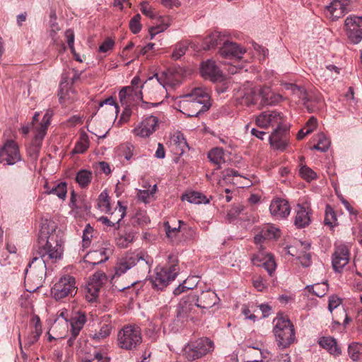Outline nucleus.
Returning <instances> with one entry per match:
<instances>
[{
  "mask_svg": "<svg viewBox=\"0 0 362 362\" xmlns=\"http://www.w3.org/2000/svg\"><path fill=\"white\" fill-rule=\"evenodd\" d=\"M54 222L43 223L40 231L37 249L25 269V282L31 285L28 289L35 291L42 286L46 276L47 264L62 258L64 233Z\"/></svg>",
  "mask_w": 362,
  "mask_h": 362,
  "instance_id": "1",
  "label": "nucleus"
},
{
  "mask_svg": "<svg viewBox=\"0 0 362 362\" xmlns=\"http://www.w3.org/2000/svg\"><path fill=\"white\" fill-rule=\"evenodd\" d=\"M179 110L189 117H198L207 111L210 106V95L203 88H194L189 93L180 97Z\"/></svg>",
  "mask_w": 362,
  "mask_h": 362,
  "instance_id": "2",
  "label": "nucleus"
},
{
  "mask_svg": "<svg viewBox=\"0 0 362 362\" xmlns=\"http://www.w3.org/2000/svg\"><path fill=\"white\" fill-rule=\"evenodd\" d=\"M273 333L275 341L281 349L288 348L296 341V332L293 323L288 317L278 314L273 320Z\"/></svg>",
  "mask_w": 362,
  "mask_h": 362,
  "instance_id": "3",
  "label": "nucleus"
},
{
  "mask_svg": "<svg viewBox=\"0 0 362 362\" xmlns=\"http://www.w3.org/2000/svg\"><path fill=\"white\" fill-rule=\"evenodd\" d=\"M118 345L121 349L132 350L142 342L141 329L134 325L124 326L117 334Z\"/></svg>",
  "mask_w": 362,
  "mask_h": 362,
  "instance_id": "4",
  "label": "nucleus"
},
{
  "mask_svg": "<svg viewBox=\"0 0 362 362\" xmlns=\"http://www.w3.org/2000/svg\"><path fill=\"white\" fill-rule=\"evenodd\" d=\"M178 269L176 259L164 267H156V275L152 280L153 287L158 290H163L175 279Z\"/></svg>",
  "mask_w": 362,
  "mask_h": 362,
  "instance_id": "5",
  "label": "nucleus"
},
{
  "mask_svg": "<svg viewBox=\"0 0 362 362\" xmlns=\"http://www.w3.org/2000/svg\"><path fill=\"white\" fill-rule=\"evenodd\" d=\"M214 349V343L208 338H200L193 342L189 343L184 349V353L186 358L192 361L212 351Z\"/></svg>",
  "mask_w": 362,
  "mask_h": 362,
  "instance_id": "6",
  "label": "nucleus"
},
{
  "mask_svg": "<svg viewBox=\"0 0 362 362\" xmlns=\"http://www.w3.org/2000/svg\"><path fill=\"white\" fill-rule=\"evenodd\" d=\"M81 74H78L76 70L71 69L64 71L62 75L58 94L61 103L74 100V92L69 86L74 84L79 78Z\"/></svg>",
  "mask_w": 362,
  "mask_h": 362,
  "instance_id": "7",
  "label": "nucleus"
},
{
  "mask_svg": "<svg viewBox=\"0 0 362 362\" xmlns=\"http://www.w3.org/2000/svg\"><path fill=\"white\" fill-rule=\"evenodd\" d=\"M196 308L194 296L189 295L182 298L177 307V320L184 323L189 320H193L196 317Z\"/></svg>",
  "mask_w": 362,
  "mask_h": 362,
  "instance_id": "8",
  "label": "nucleus"
},
{
  "mask_svg": "<svg viewBox=\"0 0 362 362\" xmlns=\"http://www.w3.org/2000/svg\"><path fill=\"white\" fill-rule=\"evenodd\" d=\"M52 115L48 112L45 114L42 121L35 127V136L32 141V146L28 150V153L34 157L37 158L42 141L46 134L48 126L50 124V118Z\"/></svg>",
  "mask_w": 362,
  "mask_h": 362,
  "instance_id": "9",
  "label": "nucleus"
},
{
  "mask_svg": "<svg viewBox=\"0 0 362 362\" xmlns=\"http://www.w3.org/2000/svg\"><path fill=\"white\" fill-rule=\"evenodd\" d=\"M75 279L66 276L59 279L52 288V295L56 300H60L76 293Z\"/></svg>",
  "mask_w": 362,
  "mask_h": 362,
  "instance_id": "10",
  "label": "nucleus"
},
{
  "mask_svg": "<svg viewBox=\"0 0 362 362\" xmlns=\"http://www.w3.org/2000/svg\"><path fill=\"white\" fill-rule=\"evenodd\" d=\"M139 262L144 263L148 268V262L144 258L141 253L126 254L117 261L115 267V275L121 276Z\"/></svg>",
  "mask_w": 362,
  "mask_h": 362,
  "instance_id": "11",
  "label": "nucleus"
},
{
  "mask_svg": "<svg viewBox=\"0 0 362 362\" xmlns=\"http://www.w3.org/2000/svg\"><path fill=\"white\" fill-rule=\"evenodd\" d=\"M21 160L18 144L13 140H7L0 148V163L13 165Z\"/></svg>",
  "mask_w": 362,
  "mask_h": 362,
  "instance_id": "12",
  "label": "nucleus"
},
{
  "mask_svg": "<svg viewBox=\"0 0 362 362\" xmlns=\"http://www.w3.org/2000/svg\"><path fill=\"white\" fill-rule=\"evenodd\" d=\"M349 259L350 250L349 247L343 243L336 244L332 256V264L334 270L340 272L349 263Z\"/></svg>",
  "mask_w": 362,
  "mask_h": 362,
  "instance_id": "13",
  "label": "nucleus"
},
{
  "mask_svg": "<svg viewBox=\"0 0 362 362\" xmlns=\"http://www.w3.org/2000/svg\"><path fill=\"white\" fill-rule=\"evenodd\" d=\"M344 26L347 37L353 43L357 44L362 40V17H347Z\"/></svg>",
  "mask_w": 362,
  "mask_h": 362,
  "instance_id": "14",
  "label": "nucleus"
},
{
  "mask_svg": "<svg viewBox=\"0 0 362 362\" xmlns=\"http://www.w3.org/2000/svg\"><path fill=\"white\" fill-rule=\"evenodd\" d=\"M269 140L274 149L284 151L288 142V129L282 124L279 125L269 136Z\"/></svg>",
  "mask_w": 362,
  "mask_h": 362,
  "instance_id": "15",
  "label": "nucleus"
},
{
  "mask_svg": "<svg viewBox=\"0 0 362 362\" xmlns=\"http://www.w3.org/2000/svg\"><path fill=\"white\" fill-rule=\"evenodd\" d=\"M256 124L260 127L267 129L282 124L281 114L276 111H264L260 113L255 119Z\"/></svg>",
  "mask_w": 362,
  "mask_h": 362,
  "instance_id": "16",
  "label": "nucleus"
},
{
  "mask_svg": "<svg viewBox=\"0 0 362 362\" xmlns=\"http://www.w3.org/2000/svg\"><path fill=\"white\" fill-rule=\"evenodd\" d=\"M349 4L350 0H333L326 6V16L332 21H336L349 11Z\"/></svg>",
  "mask_w": 362,
  "mask_h": 362,
  "instance_id": "17",
  "label": "nucleus"
},
{
  "mask_svg": "<svg viewBox=\"0 0 362 362\" xmlns=\"http://www.w3.org/2000/svg\"><path fill=\"white\" fill-rule=\"evenodd\" d=\"M252 262L254 265L263 267L270 276H272L276 270V264L275 260L273 255L269 253H264L262 251H259L253 256Z\"/></svg>",
  "mask_w": 362,
  "mask_h": 362,
  "instance_id": "18",
  "label": "nucleus"
},
{
  "mask_svg": "<svg viewBox=\"0 0 362 362\" xmlns=\"http://www.w3.org/2000/svg\"><path fill=\"white\" fill-rule=\"evenodd\" d=\"M158 126V117L151 115L145 118L141 124L134 129V133L136 136L141 138L148 137L156 130Z\"/></svg>",
  "mask_w": 362,
  "mask_h": 362,
  "instance_id": "19",
  "label": "nucleus"
},
{
  "mask_svg": "<svg viewBox=\"0 0 362 362\" xmlns=\"http://www.w3.org/2000/svg\"><path fill=\"white\" fill-rule=\"evenodd\" d=\"M200 71L204 78H209L214 82L222 80L221 71L215 62L211 59H208L202 63Z\"/></svg>",
  "mask_w": 362,
  "mask_h": 362,
  "instance_id": "20",
  "label": "nucleus"
},
{
  "mask_svg": "<svg viewBox=\"0 0 362 362\" xmlns=\"http://www.w3.org/2000/svg\"><path fill=\"white\" fill-rule=\"evenodd\" d=\"M193 296L196 307L202 309L210 308L219 301L216 293L211 290L202 291L198 296L196 295Z\"/></svg>",
  "mask_w": 362,
  "mask_h": 362,
  "instance_id": "21",
  "label": "nucleus"
},
{
  "mask_svg": "<svg viewBox=\"0 0 362 362\" xmlns=\"http://www.w3.org/2000/svg\"><path fill=\"white\" fill-rule=\"evenodd\" d=\"M310 211L308 204H298L295 208L296 216L294 224L298 228L308 226L310 223Z\"/></svg>",
  "mask_w": 362,
  "mask_h": 362,
  "instance_id": "22",
  "label": "nucleus"
},
{
  "mask_svg": "<svg viewBox=\"0 0 362 362\" xmlns=\"http://www.w3.org/2000/svg\"><path fill=\"white\" fill-rule=\"evenodd\" d=\"M90 223H87L85 229L83 230V240H82V249L79 252V255L81 259L79 261L80 267L85 269L88 268L90 262L88 259V255L90 250H88L90 246V240L88 236L90 233Z\"/></svg>",
  "mask_w": 362,
  "mask_h": 362,
  "instance_id": "23",
  "label": "nucleus"
},
{
  "mask_svg": "<svg viewBox=\"0 0 362 362\" xmlns=\"http://www.w3.org/2000/svg\"><path fill=\"white\" fill-rule=\"evenodd\" d=\"M245 49L235 42L226 41L220 49L221 55L224 58L240 59Z\"/></svg>",
  "mask_w": 362,
  "mask_h": 362,
  "instance_id": "24",
  "label": "nucleus"
},
{
  "mask_svg": "<svg viewBox=\"0 0 362 362\" xmlns=\"http://www.w3.org/2000/svg\"><path fill=\"white\" fill-rule=\"evenodd\" d=\"M269 210L274 217L284 218L289 215L291 208L286 200L279 198L272 201Z\"/></svg>",
  "mask_w": 362,
  "mask_h": 362,
  "instance_id": "25",
  "label": "nucleus"
},
{
  "mask_svg": "<svg viewBox=\"0 0 362 362\" xmlns=\"http://www.w3.org/2000/svg\"><path fill=\"white\" fill-rule=\"evenodd\" d=\"M284 86L286 90H291L293 95L297 96L301 100L303 105L305 106L309 112L313 111V109L310 108L308 105V103L311 101L312 98L303 87L293 83H285Z\"/></svg>",
  "mask_w": 362,
  "mask_h": 362,
  "instance_id": "26",
  "label": "nucleus"
},
{
  "mask_svg": "<svg viewBox=\"0 0 362 362\" xmlns=\"http://www.w3.org/2000/svg\"><path fill=\"white\" fill-rule=\"evenodd\" d=\"M279 237L280 230L273 225L268 224L262 228L259 234L255 235V243L258 244L260 243L263 240H276Z\"/></svg>",
  "mask_w": 362,
  "mask_h": 362,
  "instance_id": "27",
  "label": "nucleus"
},
{
  "mask_svg": "<svg viewBox=\"0 0 362 362\" xmlns=\"http://www.w3.org/2000/svg\"><path fill=\"white\" fill-rule=\"evenodd\" d=\"M320 346L326 349L330 354L334 356H339L341 354V350L339 346L336 339L332 337H322L318 341Z\"/></svg>",
  "mask_w": 362,
  "mask_h": 362,
  "instance_id": "28",
  "label": "nucleus"
},
{
  "mask_svg": "<svg viewBox=\"0 0 362 362\" xmlns=\"http://www.w3.org/2000/svg\"><path fill=\"white\" fill-rule=\"evenodd\" d=\"M262 99L259 105H273L279 103L283 100V97L279 94L274 93L269 87L262 88Z\"/></svg>",
  "mask_w": 362,
  "mask_h": 362,
  "instance_id": "29",
  "label": "nucleus"
},
{
  "mask_svg": "<svg viewBox=\"0 0 362 362\" xmlns=\"http://www.w3.org/2000/svg\"><path fill=\"white\" fill-rule=\"evenodd\" d=\"M182 221H178V226H172L169 221H166L163 224V227L167 237L173 243H179L182 240L180 233L182 225Z\"/></svg>",
  "mask_w": 362,
  "mask_h": 362,
  "instance_id": "30",
  "label": "nucleus"
},
{
  "mask_svg": "<svg viewBox=\"0 0 362 362\" xmlns=\"http://www.w3.org/2000/svg\"><path fill=\"white\" fill-rule=\"evenodd\" d=\"M262 88L259 89L257 88H250L247 89L243 98H242V103L246 105L247 106H250L251 105H256L257 103L259 104V102L262 99Z\"/></svg>",
  "mask_w": 362,
  "mask_h": 362,
  "instance_id": "31",
  "label": "nucleus"
},
{
  "mask_svg": "<svg viewBox=\"0 0 362 362\" xmlns=\"http://www.w3.org/2000/svg\"><path fill=\"white\" fill-rule=\"evenodd\" d=\"M107 277L103 272H97L93 275L92 288H94V293L92 292V303L95 300L100 288L107 282Z\"/></svg>",
  "mask_w": 362,
  "mask_h": 362,
  "instance_id": "32",
  "label": "nucleus"
},
{
  "mask_svg": "<svg viewBox=\"0 0 362 362\" xmlns=\"http://www.w3.org/2000/svg\"><path fill=\"white\" fill-rule=\"evenodd\" d=\"M332 313V328L335 329L336 325H342L344 327L351 321V319L348 316L346 310L344 308L335 310Z\"/></svg>",
  "mask_w": 362,
  "mask_h": 362,
  "instance_id": "33",
  "label": "nucleus"
},
{
  "mask_svg": "<svg viewBox=\"0 0 362 362\" xmlns=\"http://www.w3.org/2000/svg\"><path fill=\"white\" fill-rule=\"evenodd\" d=\"M118 212L119 216L117 218L113 217L108 218L106 216H101L98 219V221L107 227H113L116 224L119 223L126 214V206L122 205L121 202H118Z\"/></svg>",
  "mask_w": 362,
  "mask_h": 362,
  "instance_id": "34",
  "label": "nucleus"
},
{
  "mask_svg": "<svg viewBox=\"0 0 362 362\" xmlns=\"http://www.w3.org/2000/svg\"><path fill=\"white\" fill-rule=\"evenodd\" d=\"M222 42L223 43V36L218 32H214L204 38L203 48L204 49H211Z\"/></svg>",
  "mask_w": 362,
  "mask_h": 362,
  "instance_id": "35",
  "label": "nucleus"
},
{
  "mask_svg": "<svg viewBox=\"0 0 362 362\" xmlns=\"http://www.w3.org/2000/svg\"><path fill=\"white\" fill-rule=\"evenodd\" d=\"M86 316L84 314H79L78 316L73 317L70 321L71 332L74 338H76L81 329L83 327L86 322Z\"/></svg>",
  "mask_w": 362,
  "mask_h": 362,
  "instance_id": "36",
  "label": "nucleus"
},
{
  "mask_svg": "<svg viewBox=\"0 0 362 362\" xmlns=\"http://www.w3.org/2000/svg\"><path fill=\"white\" fill-rule=\"evenodd\" d=\"M182 200H186L189 203H193L196 204H207L209 202V200L206 198L205 195L199 192H190L188 193H185L182 197Z\"/></svg>",
  "mask_w": 362,
  "mask_h": 362,
  "instance_id": "37",
  "label": "nucleus"
},
{
  "mask_svg": "<svg viewBox=\"0 0 362 362\" xmlns=\"http://www.w3.org/2000/svg\"><path fill=\"white\" fill-rule=\"evenodd\" d=\"M103 319L105 320V323L101 326L100 330L92 336L93 339L100 340L106 338L110 334L112 325L110 320V316H103Z\"/></svg>",
  "mask_w": 362,
  "mask_h": 362,
  "instance_id": "38",
  "label": "nucleus"
},
{
  "mask_svg": "<svg viewBox=\"0 0 362 362\" xmlns=\"http://www.w3.org/2000/svg\"><path fill=\"white\" fill-rule=\"evenodd\" d=\"M224 152L221 148H214L208 153V158L215 165H218V168H220L221 164L225 163L223 158Z\"/></svg>",
  "mask_w": 362,
  "mask_h": 362,
  "instance_id": "39",
  "label": "nucleus"
},
{
  "mask_svg": "<svg viewBox=\"0 0 362 362\" xmlns=\"http://www.w3.org/2000/svg\"><path fill=\"white\" fill-rule=\"evenodd\" d=\"M106 252L105 247H100L99 249L92 250V265H98L106 262L109 258Z\"/></svg>",
  "mask_w": 362,
  "mask_h": 362,
  "instance_id": "40",
  "label": "nucleus"
},
{
  "mask_svg": "<svg viewBox=\"0 0 362 362\" xmlns=\"http://www.w3.org/2000/svg\"><path fill=\"white\" fill-rule=\"evenodd\" d=\"M303 160L304 158L301 157L300 163V168L299 170L300 177L307 182H310L311 180L317 179V173L306 165H303Z\"/></svg>",
  "mask_w": 362,
  "mask_h": 362,
  "instance_id": "41",
  "label": "nucleus"
},
{
  "mask_svg": "<svg viewBox=\"0 0 362 362\" xmlns=\"http://www.w3.org/2000/svg\"><path fill=\"white\" fill-rule=\"evenodd\" d=\"M89 145V137L88 134L81 132L80 138L73 150L74 153H83L86 151Z\"/></svg>",
  "mask_w": 362,
  "mask_h": 362,
  "instance_id": "42",
  "label": "nucleus"
},
{
  "mask_svg": "<svg viewBox=\"0 0 362 362\" xmlns=\"http://www.w3.org/2000/svg\"><path fill=\"white\" fill-rule=\"evenodd\" d=\"M348 353L349 357L354 361L362 358V343L352 342L349 345Z\"/></svg>",
  "mask_w": 362,
  "mask_h": 362,
  "instance_id": "43",
  "label": "nucleus"
},
{
  "mask_svg": "<svg viewBox=\"0 0 362 362\" xmlns=\"http://www.w3.org/2000/svg\"><path fill=\"white\" fill-rule=\"evenodd\" d=\"M76 182L81 188H86L90 182V171L85 169L80 170L76 176Z\"/></svg>",
  "mask_w": 362,
  "mask_h": 362,
  "instance_id": "44",
  "label": "nucleus"
},
{
  "mask_svg": "<svg viewBox=\"0 0 362 362\" xmlns=\"http://www.w3.org/2000/svg\"><path fill=\"white\" fill-rule=\"evenodd\" d=\"M307 289L317 297H323L328 291V284L326 282L308 286Z\"/></svg>",
  "mask_w": 362,
  "mask_h": 362,
  "instance_id": "45",
  "label": "nucleus"
},
{
  "mask_svg": "<svg viewBox=\"0 0 362 362\" xmlns=\"http://www.w3.org/2000/svg\"><path fill=\"white\" fill-rule=\"evenodd\" d=\"M134 239V233L132 231H124L116 239L117 245L120 247H127Z\"/></svg>",
  "mask_w": 362,
  "mask_h": 362,
  "instance_id": "46",
  "label": "nucleus"
},
{
  "mask_svg": "<svg viewBox=\"0 0 362 362\" xmlns=\"http://www.w3.org/2000/svg\"><path fill=\"white\" fill-rule=\"evenodd\" d=\"M330 146L329 139L322 133L317 135V143L313 147V149L321 152H326Z\"/></svg>",
  "mask_w": 362,
  "mask_h": 362,
  "instance_id": "47",
  "label": "nucleus"
},
{
  "mask_svg": "<svg viewBox=\"0 0 362 362\" xmlns=\"http://www.w3.org/2000/svg\"><path fill=\"white\" fill-rule=\"evenodd\" d=\"M97 205L101 211H103L106 213L110 212L112 208L110 204L108 194L106 192H103L100 194L97 200Z\"/></svg>",
  "mask_w": 362,
  "mask_h": 362,
  "instance_id": "48",
  "label": "nucleus"
},
{
  "mask_svg": "<svg viewBox=\"0 0 362 362\" xmlns=\"http://www.w3.org/2000/svg\"><path fill=\"white\" fill-rule=\"evenodd\" d=\"M180 236L182 240H196L197 238V233L194 228L184 223Z\"/></svg>",
  "mask_w": 362,
  "mask_h": 362,
  "instance_id": "49",
  "label": "nucleus"
},
{
  "mask_svg": "<svg viewBox=\"0 0 362 362\" xmlns=\"http://www.w3.org/2000/svg\"><path fill=\"white\" fill-rule=\"evenodd\" d=\"M337 219L334 211L330 206L327 205L326 207L324 219L325 225L328 226L330 228H333L337 224Z\"/></svg>",
  "mask_w": 362,
  "mask_h": 362,
  "instance_id": "50",
  "label": "nucleus"
},
{
  "mask_svg": "<svg viewBox=\"0 0 362 362\" xmlns=\"http://www.w3.org/2000/svg\"><path fill=\"white\" fill-rule=\"evenodd\" d=\"M66 192L67 189L66 184L65 182H60L56 186H54L50 189L47 188L48 194H54L61 199H64L66 197Z\"/></svg>",
  "mask_w": 362,
  "mask_h": 362,
  "instance_id": "51",
  "label": "nucleus"
},
{
  "mask_svg": "<svg viewBox=\"0 0 362 362\" xmlns=\"http://www.w3.org/2000/svg\"><path fill=\"white\" fill-rule=\"evenodd\" d=\"M187 47H188V43L187 42H178L174 49H173V52L171 54L172 56V58L177 60L178 59H180L182 56H183L187 49Z\"/></svg>",
  "mask_w": 362,
  "mask_h": 362,
  "instance_id": "52",
  "label": "nucleus"
},
{
  "mask_svg": "<svg viewBox=\"0 0 362 362\" xmlns=\"http://www.w3.org/2000/svg\"><path fill=\"white\" fill-rule=\"evenodd\" d=\"M140 21H141V15L137 13V14L134 15L131 18V20L129 21V27L130 30L134 34L139 33L141 30L142 25L140 23Z\"/></svg>",
  "mask_w": 362,
  "mask_h": 362,
  "instance_id": "53",
  "label": "nucleus"
},
{
  "mask_svg": "<svg viewBox=\"0 0 362 362\" xmlns=\"http://www.w3.org/2000/svg\"><path fill=\"white\" fill-rule=\"evenodd\" d=\"M77 355L79 362H90V348L86 344L85 347L80 346L77 350Z\"/></svg>",
  "mask_w": 362,
  "mask_h": 362,
  "instance_id": "54",
  "label": "nucleus"
},
{
  "mask_svg": "<svg viewBox=\"0 0 362 362\" xmlns=\"http://www.w3.org/2000/svg\"><path fill=\"white\" fill-rule=\"evenodd\" d=\"M172 141L180 149V153H182L185 150V148H187L188 146L185 139L180 132H177L174 134L172 137Z\"/></svg>",
  "mask_w": 362,
  "mask_h": 362,
  "instance_id": "55",
  "label": "nucleus"
},
{
  "mask_svg": "<svg viewBox=\"0 0 362 362\" xmlns=\"http://www.w3.org/2000/svg\"><path fill=\"white\" fill-rule=\"evenodd\" d=\"M342 303L341 298H339L336 295H332L329 297L328 300V310L333 313V311L339 309L340 305Z\"/></svg>",
  "mask_w": 362,
  "mask_h": 362,
  "instance_id": "56",
  "label": "nucleus"
},
{
  "mask_svg": "<svg viewBox=\"0 0 362 362\" xmlns=\"http://www.w3.org/2000/svg\"><path fill=\"white\" fill-rule=\"evenodd\" d=\"M252 285L258 291H263L267 288L266 280L259 275L252 278Z\"/></svg>",
  "mask_w": 362,
  "mask_h": 362,
  "instance_id": "57",
  "label": "nucleus"
},
{
  "mask_svg": "<svg viewBox=\"0 0 362 362\" xmlns=\"http://www.w3.org/2000/svg\"><path fill=\"white\" fill-rule=\"evenodd\" d=\"M140 10L141 13L146 16L152 19L156 18V13L154 12V10L146 1H143L142 3H141Z\"/></svg>",
  "mask_w": 362,
  "mask_h": 362,
  "instance_id": "58",
  "label": "nucleus"
},
{
  "mask_svg": "<svg viewBox=\"0 0 362 362\" xmlns=\"http://www.w3.org/2000/svg\"><path fill=\"white\" fill-rule=\"evenodd\" d=\"M168 27V24H161L156 26H152L148 29V33L150 35L151 40L153 39V37L158 33L163 32Z\"/></svg>",
  "mask_w": 362,
  "mask_h": 362,
  "instance_id": "59",
  "label": "nucleus"
},
{
  "mask_svg": "<svg viewBox=\"0 0 362 362\" xmlns=\"http://www.w3.org/2000/svg\"><path fill=\"white\" fill-rule=\"evenodd\" d=\"M133 91V88L131 86L124 87L119 93V98L122 105L126 104L127 97L130 96Z\"/></svg>",
  "mask_w": 362,
  "mask_h": 362,
  "instance_id": "60",
  "label": "nucleus"
},
{
  "mask_svg": "<svg viewBox=\"0 0 362 362\" xmlns=\"http://www.w3.org/2000/svg\"><path fill=\"white\" fill-rule=\"evenodd\" d=\"M114 45V40L111 38H107L99 47L98 51L103 53L107 52L113 48Z\"/></svg>",
  "mask_w": 362,
  "mask_h": 362,
  "instance_id": "61",
  "label": "nucleus"
},
{
  "mask_svg": "<svg viewBox=\"0 0 362 362\" xmlns=\"http://www.w3.org/2000/svg\"><path fill=\"white\" fill-rule=\"evenodd\" d=\"M302 266L307 267H309L311 263V255L309 252H303L299 255L297 257Z\"/></svg>",
  "mask_w": 362,
  "mask_h": 362,
  "instance_id": "62",
  "label": "nucleus"
},
{
  "mask_svg": "<svg viewBox=\"0 0 362 362\" xmlns=\"http://www.w3.org/2000/svg\"><path fill=\"white\" fill-rule=\"evenodd\" d=\"M132 148L133 146L130 144H124L119 147L122 155L127 160H129L132 156Z\"/></svg>",
  "mask_w": 362,
  "mask_h": 362,
  "instance_id": "63",
  "label": "nucleus"
},
{
  "mask_svg": "<svg viewBox=\"0 0 362 362\" xmlns=\"http://www.w3.org/2000/svg\"><path fill=\"white\" fill-rule=\"evenodd\" d=\"M64 36H65L66 42L68 45V47L71 49V52H74V34L73 30H67L65 32Z\"/></svg>",
  "mask_w": 362,
  "mask_h": 362,
  "instance_id": "64",
  "label": "nucleus"
}]
</instances>
